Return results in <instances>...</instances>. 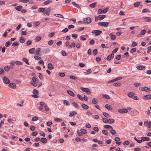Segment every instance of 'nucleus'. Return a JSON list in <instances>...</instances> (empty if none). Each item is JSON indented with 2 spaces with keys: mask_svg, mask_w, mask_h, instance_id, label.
Masks as SVG:
<instances>
[{
  "mask_svg": "<svg viewBox=\"0 0 151 151\" xmlns=\"http://www.w3.org/2000/svg\"><path fill=\"white\" fill-rule=\"evenodd\" d=\"M4 82L6 84H8L10 83V81L7 77L6 76L4 77L3 79Z\"/></svg>",
  "mask_w": 151,
  "mask_h": 151,
  "instance_id": "nucleus-7",
  "label": "nucleus"
},
{
  "mask_svg": "<svg viewBox=\"0 0 151 151\" xmlns=\"http://www.w3.org/2000/svg\"><path fill=\"white\" fill-rule=\"evenodd\" d=\"M39 80L35 77H33L32 78V80L30 82L31 84L35 87L37 86V83L38 82Z\"/></svg>",
  "mask_w": 151,
  "mask_h": 151,
  "instance_id": "nucleus-1",
  "label": "nucleus"
},
{
  "mask_svg": "<svg viewBox=\"0 0 151 151\" xmlns=\"http://www.w3.org/2000/svg\"><path fill=\"white\" fill-rule=\"evenodd\" d=\"M22 60L23 61H24L25 63H26L27 64L29 65V64L28 60L26 58H22Z\"/></svg>",
  "mask_w": 151,
  "mask_h": 151,
  "instance_id": "nucleus-34",
  "label": "nucleus"
},
{
  "mask_svg": "<svg viewBox=\"0 0 151 151\" xmlns=\"http://www.w3.org/2000/svg\"><path fill=\"white\" fill-rule=\"evenodd\" d=\"M12 46H16L19 45V43L17 42H15L12 44Z\"/></svg>",
  "mask_w": 151,
  "mask_h": 151,
  "instance_id": "nucleus-59",
  "label": "nucleus"
},
{
  "mask_svg": "<svg viewBox=\"0 0 151 151\" xmlns=\"http://www.w3.org/2000/svg\"><path fill=\"white\" fill-rule=\"evenodd\" d=\"M62 55L63 56H65L67 55V54L66 52L64 50H62L61 51Z\"/></svg>",
  "mask_w": 151,
  "mask_h": 151,
  "instance_id": "nucleus-56",
  "label": "nucleus"
},
{
  "mask_svg": "<svg viewBox=\"0 0 151 151\" xmlns=\"http://www.w3.org/2000/svg\"><path fill=\"white\" fill-rule=\"evenodd\" d=\"M114 56V54L113 53H112L110 55H109L107 58V59L108 60H110L111 59V58L113 59Z\"/></svg>",
  "mask_w": 151,
  "mask_h": 151,
  "instance_id": "nucleus-14",
  "label": "nucleus"
},
{
  "mask_svg": "<svg viewBox=\"0 0 151 151\" xmlns=\"http://www.w3.org/2000/svg\"><path fill=\"white\" fill-rule=\"evenodd\" d=\"M83 20L84 23L90 24L91 22V19L90 17L85 18Z\"/></svg>",
  "mask_w": 151,
  "mask_h": 151,
  "instance_id": "nucleus-6",
  "label": "nucleus"
},
{
  "mask_svg": "<svg viewBox=\"0 0 151 151\" xmlns=\"http://www.w3.org/2000/svg\"><path fill=\"white\" fill-rule=\"evenodd\" d=\"M25 40L26 39L24 38L23 36L20 37L19 38V41L22 43H24L25 42Z\"/></svg>",
  "mask_w": 151,
  "mask_h": 151,
  "instance_id": "nucleus-13",
  "label": "nucleus"
},
{
  "mask_svg": "<svg viewBox=\"0 0 151 151\" xmlns=\"http://www.w3.org/2000/svg\"><path fill=\"white\" fill-rule=\"evenodd\" d=\"M76 114L77 112H76L73 111L70 113L69 116L70 117H72Z\"/></svg>",
  "mask_w": 151,
  "mask_h": 151,
  "instance_id": "nucleus-25",
  "label": "nucleus"
},
{
  "mask_svg": "<svg viewBox=\"0 0 151 151\" xmlns=\"http://www.w3.org/2000/svg\"><path fill=\"white\" fill-rule=\"evenodd\" d=\"M54 120L55 122H61L62 120V119H61L60 118H55L54 119Z\"/></svg>",
  "mask_w": 151,
  "mask_h": 151,
  "instance_id": "nucleus-38",
  "label": "nucleus"
},
{
  "mask_svg": "<svg viewBox=\"0 0 151 151\" xmlns=\"http://www.w3.org/2000/svg\"><path fill=\"white\" fill-rule=\"evenodd\" d=\"M145 66L143 65H139L138 66H137V69L139 70H142L144 69V68H145Z\"/></svg>",
  "mask_w": 151,
  "mask_h": 151,
  "instance_id": "nucleus-22",
  "label": "nucleus"
},
{
  "mask_svg": "<svg viewBox=\"0 0 151 151\" xmlns=\"http://www.w3.org/2000/svg\"><path fill=\"white\" fill-rule=\"evenodd\" d=\"M51 8L49 7L47 9H45V14H46L48 16H49L50 15V12L51 11Z\"/></svg>",
  "mask_w": 151,
  "mask_h": 151,
  "instance_id": "nucleus-9",
  "label": "nucleus"
},
{
  "mask_svg": "<svg viewBox=\"0 0 151 151\" xmlns=\"http://www.w3.org/2000/svg\"><path fill=\"white\" fill-rule=\"evenodd\" d=\"M58 75L61 77H63L65 76V74L63 73L60 72L58 74Z\"/></svg>",
  "mask_w": 151,
  "mask_h": 151,
  "instance_id": "nucleus-49",
  "label": "nucleus"
},
{
  "mask_svg": "<svg viewBox=\"0 0 151 151\" xmlns=\"http://www.w3.org/2000/svg\"><path fill=\"white\" fill-rule=\"evenodd\" d=\"M96 4L97 3L96 2L91 4L89 5V6L92 8H94L95 7Z\"/></svg>",
  "mask_w": 151,
  "mask_h": 151,
  "instance_id": "nucleus-37",
  "label": "nucleus"
},
{
  "mask_svg": "<svg viewBox=\"0 0 151 151\" xmlns=\"http://www.w3.org/2000/svg\"><path fill=\"white\" fill-rule=\"evenodd\" d=\"M80 89L83 91L86 92L88 94L91 93V92L90 91V90L88 88L81 87L80 88Z\"/></svg>",
  "mask_w": 151,
  "mask_h": 151,
  "instance_id": "nucleus-4",
  "label": "nucleus"
},
{
  "mask_svg": "<svg viewBox=\"0 0 151 151\" xmlns=\"http://www.w3.org/2000/svg\"><path fill=\"white\" fill-rule=\"evenodd\" d=\"M113 85L117 87H119L121 86V84L118 83H114Z\"/></svg>",
  "mask_w": 151,
  "mask_h": 151,
  "instance_id": "nucleus-32",
  "label": "nucleus"
},
{
  "mask_svg": "<svg viewBox=\"0 0 151 151\" xmlns=\"http://www.w3.org/2000/svg\"><path fill=\"white\" fill-rule=\"evenodd\" d=\"M15 64L17 65H22V63L19 61H16L15 62Z\"/></svg>",
  "mask_w": 151,
  "mask_h": 151,
  "instance_id": "nucleus-42",
  "label": "nucleus"
},
{
  "mask_svg": "<svg viewBox=\"0 0 151 151\" xmlns=\"http://www.w3.org/2000/svg\"><path fill=\"white\" fill-rule=\"evenodd\" d=\"M98 13L99 14H102L103 13V9H100L98 10Z\"/></svg>",
  "mask_w": 151,
  "mask_h": 151,
  "instance_id": "nucleus-57",
  "label": "nucleus"
},
{
  "mask_svg": "<svg viewBox=\"0 0 151 151\" xmlns=\"http://www.w3.org/2000/svg\"><path fill=\"white\" fill-rule=\"evenodd\" d=\"M129 141H126L123 142V145H127L129 144Z\"/></svg>",
  "mask_w": 151,
  "mask_h": 151,
  "instance_id": "nucleus-55",
  "label": "nucleus"
},
{
  "mask_svg": "<svg viewBox=\"0 0 151 151\" xmlns=\"http://www.w3.org/2000/svg\"><path fill=\"white\" fill-rule=\"evenodd\" d=\"M48 68L50 70H52L54 68V66H53V65L51 63H49L48 64Z\"/></svg>",
  "mask_w": 151,
  "mask_h": 151,
  "instance_id": "nucleus-21",
  "label": "nucleus"
},
{
  "mask_svg": "<svg viewBox=\"0 0 151 151\" xmlns=\"http://www.w3.org/2000/svg\"><path fill=\"white\" fill-rule=\"evenodd\" d=\"M106 16L105 15H100L98 16V17L99 18V20H102L105 18Z\"/></svg>",
  "mask_w": 151,
  "mask_h": 151,
  "instance_id": "nucleus-20",
  "label": "nucleus"
},
{
  "mask_svg": "<svg viewBox=\"0 0 151 151\" xmlns=\"http://www.w3.org/2000/svg\"><path fill=\"white\" fill-rule=\"evenodd\" d=\"M80 131L82 132V133H83L84 134H86V132H87L86 131L85 129L81 128V129Z\"/></svg>",
  "mask_w": 151,
  "mask_h": 151,
  "instance_id": "nucleus-54",
  "label": "nucleus"
},
{
  "mask_svg": "<svg viewBox=\"0 0 151 151\" xmlns=\"http://www.w3.org/2000/svg\"><path fill=\"white\" fill-rule=\"evenodd\" d=\"M12 43L11 41H7V42L5 44V45L6 47H9V46Z\"/></svg>",
  "mask_w": 151,
  "mask_h": 151,
  "instance_id": "nucleus-39",
  "label": "nucleus"
},
{
  "mask_svg": "<svg viewBox=\"0 0 151 151\" xmlns=\"http://www.w3.org/2000/svg\"><path fill=\"white\" fill-rule=\"evenodd\" d=\"M22 8V6L21 5L17 6L15 7V9L18 11H20L21 10Z\"/></svg>",
  "mask_w": 151,
  "mask_h": 151,
  "instance_id": "nucleus-17",
  "label": "nucleus"
},
{
  "mask_svg": "<svg viewBox=\"0 0 151 151\" xmlns=\"http://www.w3.org/2000/svg\"><path fill=\"white\" fill-rule=\"evenodd\" d=\"M77 97L81 101H83V98L82 97L80 94H78L77 95Z\"/></svg>",
  "mask_w": 151,
  "mask_h": 151,
  "instance_id": "nucleus-48",
  "label": "nucleus"
},
{
  "mask_svg": "<svg viewBox=\"0 0 151 151\" xmlns=\"http://www.w3.org/2000/svg\"><path fill=\"white\" fill-rule=\"evenodd\" d=\"M150 12V11L149 10V9L147 8H146L145 9H143V10L142 11V13H145V12Z\"/></svg>",
  "mask_w": 151,
  "mask_h": 151,
  "instance_id": "nucleus-46",
  "label": "nucleus"
},
{
  "mask_svg": "<svg viewBox=\"0 0 151 151\" xmlns=\"http://www.w3.org/2000/svg\"><path fill=\"white\" fill-rule=\"evenodd\" d=\"M92 102L93 104H96L98 103V100L94 98L92 99Z\"/></svg>",
  "mask_w": 151,
  "mask_h": 151,
  "instance_id": "nucleus-33",
  "label": "nucleus"
},
{
  "mask_svg": "<svg viewBox=\"0 0 151 151\" xmlns=\"http://www.w3.org/2000/svg\"><path fill=\"white\" fill-rule=\"evenodd\" d=\"M45 10V9L43 8H40L39 9L38 11L39 12H44Z\"/></svg>",
  "mask_w": 151,
  "mask_h": 151,
  "instance_id": "nucleus-35",
  "label": "nucleus"
},
{
  "mask_svg": "<svg viewBox=\"0 0 151 151\" xmlns=\"http://www.w3.org/2000/svg\"><path fill=\"white\" fill-rule=\"evenodd\" d=\"M108 123L109 124L112 123L114 122V119H109V120H108Z\"/></svg>",
  "mask_w": 151,
  "mask_h": 151,
  "instance_id": "nucleus-50",
  "label": "nucleus"
},
{
  "mask_svg": "<svg viewBox=\"0 0 151 151\" xmlns=\"http://www.w3.org/2000/svg\"><path fill=\"white\" fill-rule=\"evenodd\" d=\"M146 32V31L145 30H143L140 32V34L141 35H144L145 34V33Z\"/></svg>",
  "mask_w": 151,
  "mask_h": 151,
  "instance_id": "nucleus-61",
  "label": "nucleus"
},
{
  "mask_svg": "<svg viewBox=\"0 0 151 151\" xmlns=\"http://www.w3.org/2000/svg\"><path fill=\"white\" fill-rule=\"evenodd\" d=\"M35 50V48H32L31 49H30L29 50V52L30 54H33L34 53V52Z\"/></svg>",
  "mask_w": 151,
  "mask_h": 151,
  "instance_id": "nucleus-31",
  "label": "nucleus"
},
{
  "mask_svg": "<svg viewBox=\"0 0 151 151\" xmlns=\"http://www.w3.org/2000/svg\"><path fill=\"white\" fill-rule=\"evenodd\" d=\"M141 139L143 141H149L150 140V139L148 137H142L141 138Z\"/></svg>",
  "mask_w": 151,
  "mask_h": 151,
  "instance_id": "nucleus-15",
  "label": "nucleus"
},
{
  "mask_svg": "<svg viewBox=\"0 0 151 151\" xmlns=\"http://www.w3.org/2000/svg\"><path fill=\"white\" fill-rule=\"evenodd\" d=\"M103 114L106 117L108 118L109 117V114L106 112H104L103 113Z\"/></svg>",
  "mask_w": 151,
  "mask_h": 151,
  "instance_id": "nucleus-45",
  "label": "nucleus"
},
{
  "mask_svg": "<svg viewBox=\"0 0 151 151\" xmlns=\"http://www.w3.org/2000/svg\"><path fill=\"white\" fill-rule=\"evenodd\" d=\"M148 128L149 129L151 128V121H149L148 124Z\"/></svg>",
  "mask_w": 151,
  "mask_h": 151,
  "instance_id": "nucleus-64",
  "label": "nucleus"
},
{
  "mask_svg": "<svg viewBox=\"0 0 151 151\" xmlns=\"http://www.w3.org/2000/svg\"><path fill=\"white\" fill-rule=\"evenodd\" d=\"M50 51V50L49 49L47 48L45 49L44 50L43 52L44 53L46 54L47 53H48Z\"/></svg>",
  "mask_w": 151,
  "mask_h": 151,
  "instance_id": "nucleus-30",
  "label": "nucleus"
},
{
  "mask_svg": "<svg viewBox=\"0 0 151 151\" xmlns=\"http://www.w3.org/2000/svg\"><path fill=\"white\" fill-rule=\"evenodd\" d=\"M41 48H38L36 50V54L38 55L41 56V54H40L41 52Z\"/></svg>",
  "mask_w": 151,
  "mask_h": 151,
  "instance_id": "nucleus-11",
  "label": "nucleus"
},
{
  "mask_svg": "<svg viewBox=\"0 0 151 151\" xmlns=\"http://www.w3.org/2000/svg\"><path fill=\"white\" fill-rule=\"evenodd\" d=\"M9 86L13 89H15L16 87V84L14 83H11L9 84Z\"/></svg>",
  "mask_w": 151,
  "mask_h": 151,
  "instance_id": "nucleus-12",
  "label": "nucleus"
},
{
  "mask_svg": "<svg viewBox=\"0 0 151 151\" xmlns=\"http://www.w3.org/2000/svg\"><path fill=\"white\" fill-rule=\"evenodd\" d=\"M139 89L140 91H145L147 92L151 91V89L148 88L147 86L144 87H140L139 88Z\"/></svg>",
  "mask_w": 151,
  "mask_h": 151,
  "instance_id": "nucleus-2",
  "label": "nucleus"
},
{
  "mask_svg": "<svg viewBox=\"0 0 151 151\" xmlns=\"http://www.w3.org/2000/svg\"><path fill=\"white\" fill-rule=\"evenodd\" d=\"M134 94V93L133 92H129L128 93V95L129 97L132 98Z\"/></svg>",
  "mask_w": 151,
  "mask_h": 151,
  "instance_id": "nucleus-28",
  "label": "nucleus"
},
{
  "mask_svg": "<svg viewBox=\"0 0 151 151\" xmlns=\"http://www.w3.org/2000/svg\"><path fill=\"white\" fill-rule=\"evenodd\" d=\"M105 107L109 110H112V108L111 106L109 104H106L105 106Z\"/></svg>",
  "mask_w": 151,
  "mask_h": 151,
  "instance_id": "nucleus-18",
  "label": "nucleus"
},
{
  "mask_svg": "<svg viewBox=\"0 0 151 151\" xmlns=\"http://www.w3.org/2000/svg\"><path fill=\"white\" fill-rule=\"evenodd\" d=\"M140 4V2H137L136 3H135L134 4V6L135 7H137V6H139Z\"/></svg>",
  "mask_w": 151,
  "mask_h": 151,
  "instance_id": "nucleus-58",
  "label": "nucleus"
},
{
  "mask_svg": "<svg viewBox=\"0 0 151 151\" xmlns=\"http://www.w3.org/2000/svg\"><path fill=\"white\" fill-rule=\"evenodd\" d=\"M98 24L99 25L106 27L108 26L109 23L108 22H99Z\"/></svg>",
  "mask_w": 151,
  "mask_h": 151,
  "instance_id": "nucleus-5",
  "label": "nucleus"
},
{
  "mask_svg": "<svg viewBox=\"0 0 151 151\" xmlns=\"http://www.w3.org/2000/svg\"><path fill=\"white\" fill-rule=\"evenodd\" d=\"M67 93L70 96H75V94L74 93L71 91L68 90L67 91Z\"/></svg>",
  "mask_w": 151,
  "mask_h": 151,
  "instance_id": "nucleus-19",
  "label": "nucleus"
},
{
  "mask_svg": "<svg viewBox=\"0 0 151 151\" xmlns=\"http://www.w3.org/2000/svg\"><path fill=\"white\" fill-rule=\"evenodd\" d=\"M91 32L93 34H95V36H96L100 35L102 32V31L99 30L97 29L93 30Z\"/></svg>",
  "mask_w": 151,
  "mask_h": 151,
  "instance_id": "nucleus-3",
  "label": "nucleus"
},
{
  "mask_svg": "<svg viewBox=\"0 0 151 151\" xmlns=\"http://www.w3.org/2000/svg\"><path fill=\"white\" fill-rule=\"evenodd\" d=\"M30 129L31 130L33 131L35 130V127L34 126L32 125L30 127Z\"/></svg>",
  "mask_w": 151,
  "mask_h": 151,
  "instance_id": "nucleus-60",
  "label": "nucleus"
},
{
  "mask_svg": "<svg viewBox=\"0 0 151 151\" xmlns=\"http://www.w3.org/2000/svg\"><path fill=\"white\" fill-rule=\"evenodd\" d=\"M73 105L75 107L78 108V105L76 102H74L72 103Z\"/></svg>",
  "mask_w": 151,
  "mask_h": 151,
  "instance_id": "nucleus-62",
  "label": "nucleus"
},
{
  "mask_svg": "<svg viewBox=\"0 0 151 151\" xmlns=\"http://www.w3.org/2000/svg\"><path fill=\"white\" fill-rule=\"evenodd\" d=\"M72 4L73 5L77 7V8L79 9H81L80 6L79 5L77 4L76 2H73L72 3Z\"/></svg>",
  "mask_w": 151,
  "mask_h": 151,
  "instance_id": "nucleus-23",
  "label": "nucleus"
},
{
  "mask_svg": "<svg viewBox=\"0 0 151 151\" xmlns=\"http://www.w3.org/2000/svg\"><path fill=\"white\" fill-rule=\"evenodd\" d=\"M52 2V1L51 0H48L44 2V4L45 5H47L49 4L50 3Z\"/></svg>",
  "mask_w": 151,
  "mask_h": 151,
  "instance_id": "nucleus-27",
  "label": "nucleus"
},
{
  "mask_svg": "<svg viewBox=\"0 0 151 151\" xmlns=\"http://www.w3.org/2000/svg\"><path fill=\"white\" fill-rule=\"evenodd\" d=\"M40 141L41 142L44 143H46L47 142V140L45 137L41 138L40 139Z\"/></svg>",
  "mask_w": 151,
  "mask_h": 151,
  "instance_id": "nucleus-16",
  "label": "nucleus"
},
{
  "mask_svg": "<svg viewBox=\"0 0 151 151\" xmlns=\"http://www.w3.org/2000/svg\"><path fill=\"white\" fill-rule=\"evenodd\" d=\"M143 99L145 100H147L151 99V94L143 96Z\"/></svg>",
  "mask_w": 151,
  "mask_h": 151,
  "instance_id": "nucleus-10",
  "label": "nucleus"
},
{
  "mask_svg": "<svg viewBox=\"0 0 151 151\" xmlns=\"http://www.w3.org/2000/svg\"><path fill=\"white\" fill-rule=\"evenodd\" d=\"M63 103L64 104H66L67 106H69L70 105L69 102L66 100H64V101Z\"/></svg>",
  "mask_w": 151,
  "mask_h": 151,
  "instance_id": "nucleus-47",
  "label": "nucleus"
},
{
  "mask_svg": "<svg viewBox=\"0 0 151 151\" xmlns=\"http://www.w3.org/2000/svg\"><path fill=\"white\" fill-rule=\"evenodd\" d=\"M81 106L84 109H87L89 108V106H88L84 104H81Z\"/></svg>",
  "mask_w": 151,
  "mask_h": 151,
  "instance_id": "nucleus-24",
  "label": "nucleus"
},
{
  "mask_svg": "<svg viewBox=\"0 0 151 151\" xmlns=\"http://www.w3.org/2000/svg\"><path fill=\"white\" fill-rule=\"evenodd\" d=\"M93 53L94 55H96L98 53V51L97 49H94L93 51Z\"/></svg>",
  "mask_w": 151,
  "mask_h": 151,
  "instance_id": "nucleus-53",
  "label": "nucleus"
},
{
  "mask_svg": "<svg viewBox=\"0 0 151 151\" xmlns=\"http://www.w3.org/2000/svg\"><path fill=\"white\" fill-rule=\"evenodd\" d=\"M109 35H111V38L112 40L115 39L116 38V36L115 35H113L112 33L109 34Z\"/></svg>",
  "mask_w": 151,
  "mask_h": 151,
  "instance_id": "nucleus-29",
  "label": "nucleus"
},
{
  "mask_svg": "<svg viewBox=\"0 0 151 151\" xmlns=\"http://www.w3.org/2000/svg\"><path fill=\"white\" fill-rule=\"evenodd\" d=\"M54 15L56 17H61V18H64L63 16L61 14H55Z\"/></svg>",
  "mask_w": 151,
  "mask_h": 151,
  "instance_id": "nucleus-40",
  "label": "nucleus"
},
{
  "mask_svg": "<svg viewBox=\"0 0 151 151\" xmlns=\"http://www.w3.org/2000/svg\"><path fill=\"white\" fill-rule=\"evenodd\" d=\"M118 111L119 113L123 114L124 113H127L128 111L126 109H119Z\"/></svg>",
  "mask_w": 151,
  "mask_h": 151,
  "instance_id": "nucleus-8",
  "label": "nucleus"
},
{
  "mask_svg": "<svg viewBox=\"0 0 151 151\" xmlns=\"http://www.w3.org/2000/svg\"><path fill=\"white\" fill-rule=\"evenodd\" d=\"M38 119V118L37 116H34L33 117L32 119V121H37Z\"/></svg>",
  "mask_w": 151,
  "mask_h": 151,
  "instance_id": "nucleus-51",
  "label": "nucleus"
},
{
  "mask_svg": "<svg viewBox=\"0 0 151 151\" xmlns=\"http://www.w3.org/2000/svg\"><path fill=\"white\" fill-rule=\"evenodd\" d=\"M33 93L36 95H38L39 94V92L37 90L34 89L33 91Z\"/></svg>",
  "mask_w": 151,
  "mask_h": 151,
  "instance_id": "nucleus-36",
  "label": "nucleus"
},
{
  "mask_svg": "<svg viewBox=\"0 0 151 151\" xmlns=\"http://www.w3.org/2000/svg\"><path fill=\"white\" fill-rule=\"evenodd\" d=\"M103 96L106 99H110V96L107 95L106 94H103Z\"/></svg>",
  "mask_w": 151,
  "mask_h": 151,
  "instance_id": "nucleus-44",
  "label": "nucleus"
},
{
  "mask_svg": "<svg viewBox=\"0 0 151 151\" xmlns=\"http://www.w3.org/2000/svg\"><path fill=\"white\" fill-rule=\"evenodd\" d=\"M32 41L31 40H28L27 42V46L29 45H30L32 44Z\"/></svg>",
  "mask_w": 151,
  "mask_h": 151,
  "instance_id": "nucleus-63",
  "label": "nucleus"
},
{
  "mask_svg": "<svg viewBox=\"0 0 151 151\" xmlns=\"http://www.w3.org/2000/svg\"><path fill=\"white\" fill-rule=\"evenodd\" d=\"M145 20L146 22L151 21V18L150 17H146L145 18Z\"/></svg>",
  "mask_w": 151,
  "mask_h": 151,
  "instance_id": "nucleus-43",
  "label": "nucleus"
},
{
  "mask_svg": "<svg viewBox=\"0 0 151 151\" xmlns=\"http://www.w3.org/2000/svg\"><path fill=\"white\" fill-rule=\"evenodd\" d=\"M88 73L85 72V73L86 75H88L90 74L91 72V69H89L87 70Z\"/></svg>",
  "mask_w": 151,
  "mask_h": 151,
  "instance_id": "nucleus-52",
  "label": "nucleus"
},
{
  "mask_svg": "<svg viewBox=\"0 0 151 151\" xmlns=\"http://www.w3.org/2000/svg\"><path fill=\"white\" fill-rule=\"evenodd\" d=\"M41 39V37L40 36H38L35 39V40L36 42H38L40 41Z\"/></svg>",
  "mask_w": 151,
  "mask_h": 151,
  "instance_id": "nucleus-41",
  "label": "nucleus"
},
{
  "mask_svg": "<svg viewBox=\"0 0 151 151\" xmlns=\"http://www.w3.org/2000/svg\"><path fill=\"white\" fill-rule=\"evenodd\" d=\"M11 68V67L8 66H7L4 67V69L6 71L8 72Z\"/></svg>",
  "mask_w": 151,
  "mask_h": 151,
  "instance_id": "nucleus-26",
  "label": "nucleus"
}]
</instances>
